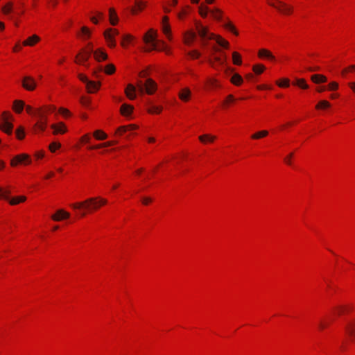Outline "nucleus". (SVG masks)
<instances>
[{"instance_id": "nucleus-1", "label": "nucleus", "mask_w": 355, "mask_h": 355, "mask_svg": "<svg viewBox=\"0 0 355 355\" xmlns=\"http://www.w3.org/2000/svg\"><path fill=\"white\" fill-rule=\"evenodd\" d=\"M107 204V200L101 197L89 198L85 201L72 204L71 206L74 209L83 210L80 212V216H85L87 212L96 210L101 205Z\"/></svg>"}, {"instance_id": "nucleus-2", "label": "nucleus", "mask_w": 355, "mask_h": 355, "mask_svg": "<svg viewBox=\"0 0 355 355\" xmlns=\"http://www.w3.org/2000/svg\"><path fill=\"white\" fill-rule=\"evenodd\" d=\"M156 36L157 34L153 29H150L148 33H146L144 35L143 38L144 42L149 46L146 51H166L165 44L162 42L160 43V44H158L159 42L156 41Z\"/></svg>"}, {"instance_id": "nucleus-3", "label": "nucleus", "mask_w": 355, "mask_h": 355, "mask_svg": "<svg viewBox=\"0 0 355 355\" xmlns=\"http://www.w3.org/2000/svg\"><path fill=\"white\" fill-rule=\"evenodd\" d=\"M33 116L37 119L35 123L33 125L34 131H44L47 125V116L44 108L39 107L35 109L34 110Z\"/></svg>"}, {"instance_id": "nucleus-4", "label": "nucleus", "mask_w": 355, "mask_h": 355, "mask_svg": "<svg viewBox=\"0 0 355 355\" xmlns=\"http://www.w3.org/2000/svg\"><path fill=\"white\" fill-rule=\"evenodd\" d=\"M196 28L198 35L200 36L202 42V45L205 46L207 45V40L215 39V35L212 33H209L208 30L206 27L202 24L197 23Z\"/></svg>"}, {"instance_id": "nucleus-5", "label": "nucleus", "mask_w": 355, "mask_h": 355, "mask_svg": "<svg viewBox=\"0 0 355 355\" xmlns=\"http://www.w3.org/2000/svg\"><path fill=\"white\" fill-rule=\"evenodd\" d=\"M148 71L147 70H144L140 73V77L144 80H140V84L139 85V89H156L157 85L155 82L151 78H147Z\"/></svg>"}, {"instance_id": "nucleus-6", "label": "nucleus", "mask_w": 355, "mask_h": 355, "mask_svg": "<svg viewBox=\"0 0 355 355\" xmlns=\"http://www.w3.org/2000/svg\"><path fill=\"white\" fill-rule=\"evenodd\" d=\"M2 124L1 128L7 134H11L13 125L10 120H12V116L8 112H3L1 114Z\"/></svg>"}, {"instance_id": "nucleus-7", "label": "nucleus", "mask_w": 355, "mask_h": 355, "mask_svg": "<svg viewBox=\"0 0 355 355\" xmlns=\"http://www.w3.org/2000/svg\"><path fill=\"white\" fill-rule=\"evenodd\" d=\"M103 35L108 46L111 48L115 47L116 41L114 37L119 35V31L115 28H108L105 31Z\"/></svg>"}, {"instance_id": "nucleus-8", "label": "nucleus", "mask_w": 355, "mask_h": 355, "mask_svg": "<svg viewBox=\"0 0 355 355\" xmlns=\"http://www.w3.org/2000/svg\"><path fill=\"white\" fill-rule=\"evenodd\" d=\"M277 3L268 2L269 5L275 8L278 11L282 12V14L289 15L292 12V7L286 4L285 3L275 0Z\"/></svg>"}, {"instance_id": "nucleus-9", "label": "nucleus", "mask_w": 355, "mask_h": 355, "mask_svg": "<svg viewBox=\"0 0 355 355\" xmlns=\"http://www.w3.org/2000/svg\"><path fill=\"white\" fill-rule=\"evenodd\" d=\"M90 55H91L89 53H87L84 49H83L76 55L75 62L88 68L89 64L87 62Z\"/></svg>"}, {"instance_id": "nucleus-10", "label": "nucleus", "mask_w": 355, "mask_h": 355, "mask_svg": "<svg viewBox=\"0 0 355 355\" xmlns=\"http://www.w3.org/2000/svg\"><path fill=\"white\" fill-rule=\"evenodd\" d=\"M209 12H210L211 16L217 20H220L222 17V12L219 9L216 8L214 10H209L207 6L204 8L202 6L200 7V14L202 17H206Z\"/></svg>"}, {"instance_id": "nucleus-11", "label": "nucleus", "mask_w": 355, "mask_h": 355, "mask_svg": "<svg viewBox=\"0 0 355 355\" xmlns=\"http://www.w3.org/2000/svg\"><path fill=\"white\" fill-rule=\"evenodd\" d=\"M31 160L29 156L26 154H21L15 157L10 162V164L12 166H17L18 164H29Z\"/></svg>"}, {"instance_id": "nucleus-12", "label": "nucleus", "mask_w": 355, "mask_h": 355, "mask_svg": "<svg viewBox=\"0 0 355 355\" xmlns=\"http://www.w3.org/2000/svg\"><path fill=\"white\" fill-rule=\"evenodd\" d=\"M345 329L348 335L352 339H355V319L348 321Z\"/></svg>"}, {"instance_id": "nucleus-13", "label": "nucleus", "mask_w": 355, "mask_h": 355, "mask_svg": "<svg viewBox=\"0 0 355 355\" xmlns=\"http://www.w3.org/2000/svg\"><path fill=\"white\" fill-rule=\"evenodd\" d=\"M69 214L63 209H59L57 212L51 216V218L55 221H60L64 218H68Z\"/></svg>"}, {"instance_id": "nucleus-14", "label": "nucleus", "mask_w": 355, "mask_h": 355, "mask_svg": "<svg viewBox=\"0 0 355 355\" xmlns=\"http://www.w3.org/2000/svg\"><path fill=\"white\" fill-rule=\"evenodd\" d=\"M94 57L97 62L106 60L108 58L107 54L102 49L95 50L94 52Z\"/></svg>"}, {"instance_id": "nucleus-15", "label": "nucleus", "mask_w": 355, "mask_h": 355, "mask_svg": "<svg viewBox=\"0 0 355 355\" xmlns=\"http://www.w3.org/2000/svg\"><path fill=\"white\" fill-rule=\"evenodd\" d=\"M196 37V33L193 31H187L184 34V42L187 45H191Z\"/></svg>"}, {"instance_id": "nucleus-16", "label": "nucleus", "mask_w": 355, "mask_h": 355, "mask_svg": "<svg viewBox=\"0 0 355 355\" xmlns=\"http://www.w3.org/2000/svg\"><path fill=\"white\" fill-rule=\"evenodd\" d=\"M40 41V37L38 35H33L24 40L22 44L24 46H33Z\"/></svg>"}, {"instance_id": "nucleus-17", "label": "nucleus", "mask_w": 355, "mask_h": 355, "mask_svg": "<svg viewBox=\"0 0 355 355\" xmlns=\"http://www.w3.org/2000/svg\"><path fill=\"white\" fill-rule=\"evenodd\" d=\"M22 86L26 89H35L37 87V84L33 79L26 77L22 81Z\"/></svg>"}, {"instance_id": "nucleus-18", "label": "nucleus", "mask_w": 355, "mask_h": 355, "mask_svg": "<svg viewBox=\"0 0 355 355\" xmlns=\"http://www.w3.org/2000/svg\"><path fill=\"white\" fill-rule=\"evenodd\" d=\"M51 128L53 129V134L56 135L58 133L63 134L67 132V128L64 124L62 122L58 124H52Z\"/></svg>"}, {"instance_id": "nucleus-19", "label": "nucleus", "mask_w": 355, "mask_h": 355, "mask_svg": "<svg viewBox=\"0 0 355 355\" xmlns=\"http://www.w3.org/2000/svg\"><path fill=\"white\" fill-rule=\"evenodd\" d=\"M352 309L349 305H339L334 308L335 313L337 314L338 315H342L343 314L349 312Z\"/></svg>"}, {"instance_id": "nucleus-20", "label": "nucleus", "mask_w": 355, "mask_h": 355, "mask_svg": "<svg viewBox=\"0 0 355 355\" xmlns=\"http://www.w3.org/2000/svg\"><path fill=\"white\" fill-rule=\"evenodd\" d=\"M136 128L137 127L135 125H127V126H125V125L124 126H120L116 130V135H119V136H122L125 132H127L128 131H132V130L136 129Z\"/></svg>"}, {"instance_id": "nucleus-21", "label": "nucleus", "mask_w": 355, "mask_h": 355, "mask_svg": "<svg viewBox=\"0 0 355 355\" xmlns=\"http://www.w3.org/2000/svg\"><path fill=\"white\" fill-rule=\"evenodd\" d=\"M258 55H259V56L260 58H266V59H268L270 60H275V56L271 53V52L269 51L267 49H260L259 51Z\"/></svg>"}, {"instance_id": "nucleus-22", "label": "nucleus", "mask_w": 355, "mask_h": 355, "mask_svg": "<svg viewBox=\"0 0 355 355\" xmlns=\"http://www.w3.org/2000/svg\"><path fill=\"white\" fill-rule=\"evenodd\" d=\"M80 79L87 83V89H90V87H93V89H97L99 85L94 81H91L87 79L86 76L83 74L79 75Z\"/></svg>"}, {"instance_id": "nucleus-23", "label": "nucleus", "mask_w": 355, "mask_h": 355, "mask_svg": "<svg viewBox=\"0 0 355 355\" xmlns=\"http://www.w3.org/2000/svg\"><path fill=\"white\" fill-rule=\"evenodd\" d=\"M311 79L315 84H321L327 80V77L322 74H314L311 76Z\"/></svg>"}, {"instance_id": "nucleus-24", "label": "nucleus", "mask_w": 355, "mask_h": 355, "mask_svg": "<svg viewBox=\"0 0 355 355\" xmlns=\"http://www.w3.org/2000/svg\"><path fill=\"white\" fill-rule=\"evenodd\" d=\"M133 110V107L128 104H123L121 107V114L125 116H128L131 114Z\"/></svg>"}, {"instance_id": "nucleus-25", "label": "nucleus", "mask_w": 355, "mask_h": 355, "mask_svg": "<svg viewBox=\"0 0 355 355\" xmlns=\"http://www.w3.org/2000/svg\"><path fill=\"white\" fill-rule=\"evenodd\" d=\"M24 107V103L21 100H15L13 103V110L17 113H20Z\"/></svg>"}, {"instance_id": "nucleus-26", "label": "nucleus", "mask_w": 355, "mask_h": 355, "mask_svg": "<svg viewBox=\"0 0 355 355\" xmlns=\"http://www.w3.org/2000/svg\"><path fill=\"white\" fill-rule=\"evenodd\" d=\"M292 85L294 87H297L300 89H309V86L305 82L304 79H296L293 83Z\"/></svg>"}, {"instance_id": "nucleus-27", "label": "nucleus", "mask_w": 355, "mask_h": 355, "mask_svg": "<svg viewBox=\"0 0 355 355\" xmlns=\"http://www.w3.org/2000/svg\"><path fill=\"white\" fill-rule=\"evenodd\" d=\"M135 8H132L130 11L132 14L137 13V10H142L146 6V3L142 1H135Z\"/></svg>"}, {"instance_id": "nucleus-28", "label": "nucleus", "mask_w": 355, "mask_h": 355, "mask_svg": "<svg viewBox=\"0 0 355 355\" xmlns=\"http://www.w3.org/2000/svg\"><path fill=\"white\" fill-rule=\"evenodd\" d=\"M110 24L113 26H115L118 22V17L116 13V11L114 8H110Z\"/></svg>"}, {"instance_id": "nucleus-29", "label": "nucleus", "mask_w": 355, "mask_h": 355, "mask_svg": "<svg viewBox=\"0 0 355 355\" xmlns=\"http://www.w3.org/2000/svg\"><path fill=\"white\" fill-rule=\"evenodd\" d=\"M231 82L234 85L239 86L243 83V78L240 75L235 73L231 77Z\"/></svg>"}, {"instance_id": "nucleus-30", "label": "nucleus", "mask_w": 355, "mask_h": 355, "mask_svg": "<svg viewBox=\"0 0 355 355\" xmlns=\"http://www.w3.org/2000/svg\"><path fill=\"white\" fill-rule=\"evenodd\" d=\"M191 96L190 90H180L178 93V96L182 101H187Z\"/></svg>"}, {"instance_id": "nucleus-31", "label": "nucleus", "mask_w": 355, "mask_h": 355, "mask_svg": "<svg viewBox=\"0 0 355 355\" xmlns=\"http://www.w3.org/2000/svg\"><path fill=\"white\" fill-rule=\"evenodd\" d=\"M355 73V65L352 64L347 67L344 68L341 71V75L346 77L348 73Z\"/></svg>"}, {"instance_id": "nucleus-32", "label": "nucleus", "mask_w": 355, "mask_h": 355, "mask_svg": "<svg viewBox=\"0 0 355 355\" xmlns=\"http://www.w3.org/2000/svg\"><path fill=\"white\" fill-rule=\"evenodd\" d=\"M26 198L25 196H21L9 199L8 200H9V203L11 205H15L19 204V202H24L26 200Z\"/></svg>"}, {"instance_id": "nucleus-33", "label": "nucleus", "mask_w": 355, "mask_h": 355, "mask_svg": "<svg viewBox=\"0 0 355 355\" xmlns=\"http://www.w3.org/2000/svg\"><path fill=\"white\" fill-rule=\"evenodd\" d=\"M276 84L279 87H288L291 85L290 80L288 78L277 80Z\"/></svg>"}, {"instance_id": "nucleus-34", "label": "nucleus", "mask_w": 355, "mask_h": 355, "mask_svg": "<svg viewBox=\"0 0 355 355\" xmlns=\"http://www.w3.org/2000/svg\"><path fill=\"white\" fill-rule=\"evenodd\" d=\"M94 137L96 139H98V140H104L107 137V134H105L104 132H103L102 130H96L94 132Z\"/></svg>"}, {"instance_id": "nucleus-35", "label": "nucleus", "mask_w": 355, "mask_h": 355, "mask_svg": "<svg viewBox=\"0 0 355 355\" xmlns=\"http://www.w3.org/2000/svg\"><path fill=\"white\" fill-rule=\"evenodd\" d=\"M216 139V137L209 135H203L199 137V140L205 143L206 141L213 142Z\"/></svg>"}, {"instance_id": "nucleus-36", "label": "nucleus", "mask_w": 355, "mask_h": 355, "mask_svg": "<svg viewBox=\"0 0 355 355\" xmlns=\"http://www.w3.org/2000/svg\"><path fill=\"white\" fill-rule=\"evenodd\" d=\"M268 135V132L267 130H261V131H259V132L253 134L251 136V138L253 139H261L262 137L267 136Z\"/></svg>"}, {"instance_id": "nucleus-37", "label": "nucleus", "mask_w": 355, "mask_h": 355, "mask_svg": "<svg viewBox=\"0 0 355 355\" xmlns=\"http://www.w3.org/2000/svg\"><path fill=\"white\" fill-rule=\"evenodd\" d=\"M331 105L330 103L325 101V100H322V101H320L315 106V108L316 109H321V110H324L326 108H328V107H330Z\"/></svg>"}, {"instance_id": "nucleus-38", "label": "nucleus", "mask_w": 355, "mask_h": 355, "mask_svg": "<svg viewBox=\"0 0 355 355\" xmlns=\"http://www.w3.org/2000/svg\"><path fill=\"white\" fill-rule=\"evenodd\" d=\"M116 144V141H110L105 143L89 147L90 149H96L101 147H108Z\"/></svg>"}, {"instance_id": "nucleus-39", "label": "nucleus", "mask_w": 355, "mask_h": 355, "mask_svg": "<svg viewBox=\"0 0 355 355\" xmlns=\"http://www.w3.org/2000/svg\"><path fill=\"white\" fill-rule=\"evenodd\" d=\"M162 31L169 40L171 39V27L168 24H162Z\"/></svg>"}, {"instance_id": "nucleus-40", "label": "nucleus", "mask_w": 355, "mask_h": 355, "mask_svg": "<svg viewBox=\"0 0 355 355\" xmlns=\"http://www.w3.org/2000/svg\"><path fill=\"white\" fill-rule=\"evenodd\" d=\"M214 59L219 64L223 65V64H225V63L226 62L227 57H226L225 54L222 53L221 56H214Z\"/></svg>"}, {"instance_id": "nucleus-41", "label": "nucleus", "mask_w": 355, "mask_h": 355, "mask_svg": "<svg viewBox=\"0 0 355 355\" xmlns=\"http://www.w3.org/2000/svg\"><path fill=\"white\" fill-rule=\"evenodd\" d=\"M232 59L234 64L240 65L242 62L241 57L239 53L237 52H233L232 53Z\"/></svg>"}, {"instance_id": "nucleus-42", "label": "nucleus", "mask_w": 355, "mask_h": 355, "mask_svg": "<svg viewBox=\"0 0 355 355\" xmlns=\"http://www.w3.org/2000/svg\"><path fill=\"white\" fill-rule=\"evenodd\" d=\"M216 42L217 43L224 47V48H228L229 46V42L227 41H226L225 40L223 39L222 37H220V36H217L216 37Z\"/></svg>"}, {"instance_id": "nucleus-43", "label": "nucleus", "mask_w": 355, "mask_h": 355, "mask_svg": "<svg viewBox=\"0 0 355 355\" xmlns=\"http://www.w3.org/2000/svg\"><path fill=\"white\" fill-rule=\"evenodd\" d=\"M10 191L9 190H3L1 187H0V198L5 200H9Z\"/></svg>"}, {"instance_id": "nucleus-44", "label": "nucleus", "mask_w": 355, "mask_h": 355, "mask_svg": "<svg viewBox=\"0 0 355 355\" xmlns=\"http://www.w3.org/2000/svg\"><path fill=\"white\" fill-rule=\"evenodd\" d=\"M133 40V37L131 35L127 34L122 37L121 45L125 46V44L130 42Z\"/></svg>"}, {"instance_id": "nucleus-45", "label": "nucleus", "mask_w": 355, "mask_h": 355, "mask_svg": "<svg viewBox=\"0 0 355 355\" xmlns=\"http://www.w3.org/2000/svg\"><path fill=\"white\" fill-rule=\"evenodd\" d=\"M265 69V67L262 64H256L253 66V71L257 74L261 73Z\"/></svg>"}, {"instance_id": "nucleus-46", "label": "nucleus", "mask_w": 355, "mask_h": 355, "mask_svg": "<svg viewBox=\"0 0 355 355\" xmlns=\"http://www.w3.org/2000/svg\"><path fill=\"white\" fill-rule=\"evenodd\" d=\"M162 111V107H157L153 105H151L148 108V112L151 114L154 113H160Z\"/></svg>"}, {"instance_id": "nucleus-47", "label": "nucleus", "mask_w": 355, "mask_h": 355, "mask_svg": "<svg viewBox=\"0 0 355 355\" xmlns=\"http://www.w3.org/2000/svg\"><path fill=\"white\" fill-rule=\"evenodd\" d=\"M115 71V67L112 64H109L105 67V72L107 74H112Z\"/></svg>"}, {"instance_id": "nucleus-48", "label": "nucleus", "mask_w": 355, "mask_h": 355, "mask_svg": "<svg viewBox=\"0 0 355 355\" xmlns=\"http://www.w3.org/2000/svg\"><path fill=\"white\" fill-rule=\"evenodd\" d=\"M125 92L129 99L133 100L136 98V90H125Z\"/></svg>"}, {"instance_id": "nucleus-49", "label": "nucleus", "mask_w": 355, "mask_h": 355, "mask_svg": "<svg viewBox=\"0 0 355 355\" xmlns=\"http://www.w3.org/2000/svg\"><path fill=\"white\" fill-rule=\"evenodd\" d=\"M81 33L85 38H88L91 35V32L87 27L83 26L81 28Z\"/></svg>"}, {"instance_id": "nucleus-50", "label": "nucleus", "mask_w": 355, "mask_h": 355, "mask_svg": "<svg viewBox=\"0 0 355 355\" xmlns=\"http://www.w3.org/2000/svg\"><path fill=\"white\" fill-rule=\"evenodd\" d=\"M12 3H8L6 6L2 8V11L4 14H8L12 10Z\"/></svg>"}, {"instance_id": "nucleus-51", "label": "nucleus", "mask_w": 355, "mask_h": 355, "mask_svg": "<svg viewBox=\"0 0 355 355\" xmlns=\"http://www.w3.org/2000/svg\"><path fill=\"white\" fill-rule=\"evenodd\" d=\"M17 137L19 139H22L24 137V130L20 127L16 130Z\"/></svg>"}, {"instance_id": "nucleus-52", "label": "nucleus", "mask_w": 355, "mask_h": 355, "mask_svg": "<svg viewBox=\"0 0 355 355\" xmlns=\"http://www.w3.org/2000/svg\"><path fill=\"white\" fill-rule=\"evenodd\" d=\"M224 26L226 28L233 32L234 34L236 35L239 34L238 32L236 31L234 26L230 22L226 23Z\"/></svg>"}, {"instance_id": "nucleus-53", "label": "nucleus", "mask_w": 355, "mask_h": 355, "mask_svg": "<svg viewBox=\"0 0 355 355\" xmlns=\"http://www.w3.org/2000/svg\"><path fill=\"white\" fill-rule=\"evenodd\" d=\"M60 144L58 142H52L49 145V149L51 152H55V150L60 147Z\"/></svg>"}, {"instance_id": "nucleus-54", "label": "nucleus", "mask_w": 355, "mask_h": 355, "mask_svg": "<svg viewBox=\"0 0 355 355\" xmlns=\"http://www.w3.org/2000/svg\"><path fill=\"white\" fill-rule=\"evenodd\" d=\"M236 98L234 95L230 94V95L227 96V97L226 98V99L224 101V103L228 104L230 103H232L234 101H236Z\"/></svg>"}, {"instance_id": "nucleus-55", "label": "nucleus", "mask_w": 355, "mask_h": 355, "mask_svg": "<svg viewBox=\"0 0 355 355\" xmlns=\"http://www.w3.org/2000/svg\"><path fill=\"white\" fill-rule=\"evenodd\" d=\"M189 55L191 58H199L200 55V53L198 51L193 50V51L189 52Z\"/></svg>"}, {"instance_id": "nucleus-56", "label": "nucleus", "mask_w": 355, "mask_h": 355, "mask_svg": "<svg viewBox=\"0 0 355 355\" xmlns=\"http://www.w3.org/2000/svg\"><path fill=\"white\" fill-rule=\"evenodd\" d=\"M59 112L61 114L64 115V116H67L70 115L69 111L67 109H65V108H63V107H61V108L59 109Z\"/></svg>"}, {"instance_id": "nucleus-57", "label": "nucleus", "mask_w": 355, "mask_h": 355, "mask_svg": "<svg viewBox=\"0 0 355 355\" xmlns=\"http://www.w3.org/2000/svg\"><path fill=\"white\" fill-rule=\"evenodd\" d=\"M293 153H290L287 157H286L284 158V162L288 164V165H291L292 164V162H291V157H293Z\"/></svg>"}, {"instance_id": "nucleus-58", "label": "nucleus", "mask_w": 355, "mask_h": 355, "mask_svg": "<svg viewBox=\"0 0 355 355\" xmlns=\"http://www.w3.org/2000/svg\"><path fill=\"white\" fill-rule=\"evenodd\" d=\"M87 48H88V49L87 50H85V51H86L87 53H89L90 55L92 53L94 54V52L95 51H94V49H93V44L92 43L89 42V43L87 44Z\"/></svg>"}, {"instance_id": "nucleus-59", "label": "nucleus", "mask_w": 355, "mask_h": 355, "mask_svg": "<svg viewBox=\"0 0 355 355\" xmlns=\"http://www.w3.org/2000/svg\"><path fill=\"white\" fill-rule=\"evenodd\" d=\"M339 85L337 82L333 81L329 83V89H338Z\"/></svg>"}, {"instance_id": "nucleus-60", "label": "nucleus", "mask_w": 355, "mask_h": 355, "mask_svg": "<svg viewBox=\"0 0 355 355\" xmlns=\"http://www.w3.org/2000/svg\"><path fill=\"white\" fill-rule=\"evenodd\" d=\"M80 103L84 105H87L88 103H89V99L87 98L85 96H81L80 97Z\"/></svg>"}, {"instance_id": "nucleus-61", "label": "nucleus", "mask_w": 355, "mask_h": 355, "mask_svg": "<svg viewBox=\"0 0 355 355\" xmlns=\"http://www.w3.org/2000/svg\"><path fill=\"white\" fill-rule=\"evenodd\" d=\"M80 140L83 142L88 143L90 140V137L89 135H85L81 137Z\"/></svg>"}, {"instance_id": "nucleus-62", "label": "nucleus", "mask_w": 355, "mask_h": 355, "mask_svg": "<svg viewBox=\"0 0 355 355\" xmlns=\"http://www.w3.org/2000/svg\"><path fill=\"white\" fill-rule=\"evenodd\" d=\"M26 112L29 114H31V115H34V110H33L32 107H31L30 105H27L26 107Z\"/></svg>"}, {"instance_id": "nucleus-63", "label": "nucleus", "mask_w": 355, "mask_h": 355, "mask_svg": "<svg viewBox=\"0 0 355 355\" xmlns=\"http://www.w3.org/2000/svg\"><path fill=\"white\" fill-rule=\"evenodd\" d=\"M152 201V199L149 197H146V198H144L143 200H142V202L144 204V205H148L149 202H150Z\"/></svg>"}, {"instance_id": "nucleus-64", "label": "nucleus", "mask_w": 355, "mask_h": 355, "mask_svg": "<svg viewBox=\"0 0 355 355\" xmlns=\"http://www.w3.org/2000/svg\"><path fill=\"white\" fill-rule=\"evenodd\" d=\"M46 110V114L48 112H54L55 110V107L54 106H49L47 107L46 109H44Z\"/></svg>"}]
</instances>
